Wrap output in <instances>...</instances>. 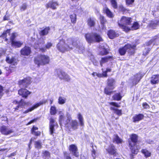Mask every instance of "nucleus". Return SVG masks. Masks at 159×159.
<instances>
[{"instance_id":"3c124183","label":"nucleus","mask_w":159,"mask_h":159,"mask_svg":"<svg viewBox=\"0 0 159 159\" xmlns=\"http://www.w3.org/2000/svg\"><path fill=\"white\" fill-rule=\"evenodd\" d=\"M52 46V44L51 43H48L46 45L45 47L46 48L49 49Z\"/></svg>"},{"instance_id":"bb28decb","label":"nucleus","mask_w":159,"mask_h":159,"mask_svg":"<svg viewBox=\"0 0 159 159\" xmlns=\"http://www.w3.org/2000/svg\"><path fill=\"white\" fill-rule=\"evenodd\" d=\"M71 128L73 130H75L77 129L78 126V123L76 120H72L70 123Z\"/></svg>"},{"instance_id":"052dcab7","label":"nucleus","mask_w":159,"mask_h":159,"mask_svg":"<svg viewBox=\"0 0 159 159\" xmlns=\"http://www.w3.org/2000/svg\"><path fill=\"white\" fill-rule=\"evenodd\" d=\"M6 61L8 63H10V59L9 57H7Z\"/></svg>"},{"instance_id":"412c9836","label":"nucleus","mask_w":159,"mask_h":159,"mask_svg":"<svg viewBox=\"0 0 159 159\" xmlns=\"http://www.w3.org/2000/svg\"><path fill=\"white\" fill-rule=\"evenodd\" d=\"M23 44L22 42L13 40L11 41V46L14 48H20Z\"/></svg>"},{"instance_id":"423d86ee","label":"nucleus","mask_w":159,"mask_h":159,"mask_svg":"<svg viewBox=\"0 0 159 159\" xmlns=\"http://www.w3.org/2000/svg\"><path fill=\"white\" fill-rule=\"evenodd\" d=\"M34 61L35 63L39 66L48 63L49 61V59L48 56L40 55L35 58Z\"/></svg>"},{"instance_id":"2eb2a0df","label":"nucleus","mask_w":159,"mask_h":159,"mask_svg":"<svg viewBox=\"0 0 159 159\" xmlns=\"http://www.w3.org/2000/svg\"><path fill=\"white\" fill-rule=\"evenodd\" d=\"M159 25V20H151L147 26L149 29H156Z\"/></svg>"},{"instance_id":"f704fd0d","label":"nucleus","mask_w":159,"mask_h":159,"mask_svg":"<svg viewBox=\"0 0 159 159\" xmlns=\"http://www.w3.org/2000/svg\"><path fill=\"white\" fill-rule=\"evenodd\" d=\"M78 118L81 126H83L84 125V120L82 115L80 113H79L78 115Z\"/></svg>"},{"instance_id":"7c9ffc66","label":"nucleus","mask_w":159,"mask_h":159,"mask_svg":"<svg viewBox=\"0 0 159 159\" xmlns=\"http://www.w3.org/2000/svg\"><path fill=\"white\" fill-rule=\"evenodd\" d=\"M1 133L7 135L9 134V130L7 127L5 126H2L1 129Z\"/></svg>"},{"instance_id":"20e7f679","label":"nucleus","mask_w":159,"mask_h":159,"mask_svg":"<svg viewBox=\"0 0 159 159\" xmlns=\"http://www.w3.org/2000/svg\"><path fill=\"white\" fill-rule=\"evenodd\" d=\"M131 142H129V144L130 146L132 153L137 154L139 152L140 148L136 145V143L138 140V136L135 134H132L131 136Z\"/></svg>"},{"instance_id":"6e6552de","label":"nucleus","mask_w":159,"mask_h":159,"mask_svg":"<svg viewBox=\"0 0 159 159\" xmlns=\"http://www.w3.org/2000/svg\"><path fill=\"white\" fill-rule=\"evenodd\" d=\"M13 106L15 107V110H18V109L24 107L25 105H31V104L30 102H28L27 103L25 102L22 99L20 102H18L16 101H14L13 102Z\"/></svg>"},{"instance_id":"e433bc0d","label":"nucleus","mask_w":159,"mask_h":159,"mask_svg":"<svg viewBox=\"0 0 159 159\" xmlns=\"http://www.w3.org/2000/svg\"><path fill=\"white\" fill-rule=\"evenodd\" d=\"M66 100V98L63 97H60L58 99V103L60 104L65 103Z\"/></svg>"},{"instance_id":"09e8293b","label":"nucleus","mask_w":159,"mask_h":159,"mask_svg":"<svg viewBox=\"0 0 159 159\" xmlns=\"http://www.w3.org/2000/svg\"><path fill=\"white\" fill-rule=\"evenodd\" d=\"M31 133L32 134L36 136H39L40 135V132L39 131H34L33 130V131H31Z\"/></svg>"},{"instance_id":"864d4df0","label":"nucleus","mask_w":159,"mask_h":159,"mask_svg":"<svg viewBox=\"0 0 159 159\" xmlns=\"http://www.w3.org/2000/svg\"><path fill=\"white\" fill-rule=\"evenodd\" d=\"M2 91L3 88L2 86H0V99L3 95Z\"/></svg>"},{"instance_id":"39448f33","label":"nucleus","mask_w":159,"mask_h":159,"mask_svg":"<svg viewBox=\"0 0 159 159\" xmlns=\"http://www.w3.org/2000/svg\"><path fill=\"white\" fill-rule=\"evenodd\" d=\"M116 81L114 79L112 78H108L107 80V85L104 89V93L105 94L110 95L112 93L111 90L115 88Z\"/></svg>"},{"instance_id":"4468645a","label":"nucleus","mask_w":159,"mask_h":159,"mask_svg":"<svg viewBox=\"0 0 159 159\" xmlns=\"http://www.w3.org/2000/svg\"><path fill=\"white\" fill-rule=\"evenodd\" d=\"M143 75L140 73L137 74L132 77L133 85H136L143 77Z\"/></svg>"},{"instance_id":"a878e982","label":"nucleus","mask_w":159,"mask_h":159,"mask_svg":"<svg viewBox=\"0 0 159 159\" xmlns=\"http://www.w3.org/2000/svg\"><path fill=\"white\" fill-rule=\"evenodd\" d=\"M104 11L106 13L107 16L108 17L112 18L114 15L110 11L108 7H106L104 8Z\"/></svg>"},{"instance_id":"6e6d98bb","label":"nucleus","mask_w":159,"mask_h":159,"mask_svg":"<svg viewBox=\"0 0 159 159\" xmlns=\"http://www.w3.org/2000/svg\"><path fill=\"white\" fill-rule=\"evenodd\" d=\"M102 77H107V72L106 71L102 72Z\"/></svg>"},{"instance_id":"cd10ccee","label":"nucleus","mask_w":159,"mask_h":159,"mask_svg":"<svg viewBox=\"0 0 159 159\" xmlns=\"http://www.w3.org/2000/svg\"><path fill=\"white\" fill-rule=\"evenodd\" d=\"M113 141L114 143L118 144L121 143L122 142V140L119 137L118 135H114Z\"/></svg>"},{"instance_id":"49530a36","label":"nucleus","mask_w":159,"mask_h":159,"mask_svg":"<svg viewBox=\"0 0 159 159\" xmlns=\"http://www.w3.org/2000/svg\"><path fill=\"white\" fill-rule=\"evenodd\" d=\"M18 36V34L16 33H13L11 34V41L13 40H15L14 39Z\"/></svg>"},{"instance_id":"f8f14e48","label":"nucleus","mask_w":159,"mask_h":159,"mask_svg":"<svg viewBox=\"0 0 159 159\" xmlns=\"http://www.w3.org/2000/svg\"><path fill=\"white\" fill-rule=\"evenodd\" d=\"M59 5L57 2L52 0L50 1L46 4L45 6L47 9L50 8L53 10L56 9L57 7Z\"/></svg>"},{"instance_id":"393cba45","label":"nucleus","mask_w":159,"mask_h":159,"mask_svg":"<svg viewBox=\"0 0 159 159\" xmlns=\"http://www.w3.org/2000/svg\"><path fill=\"white\" fill-rule=\"evenodd\" d=\"M107 151L108 153L111 155H116V153L115 150V148L113 145H111L109 146L107 149Z\"/></svg>"},{"instance_id":"0eeeda50","label":"nucleus","mask_w":159,"mask_h":159,"mask_svg":"<svg viewBox=\"0 0 159 159\" xmlns=\"http://www.w3.org/2000/svg\"><path fill=\"white\" fill-rule=\"evenodd\" d=\"M135 47L136 46L134 45H131L129 44H127L123 47L119 49V53L121 55L125 54L127 51L133 53Z\"/></svg>"},{"instance_id":"338daca9","label":"nucleus","mask_w":159,"mask_h":159,"mask_svg":"<svg viewBox=\"0 0 159 159\" xmlns=\"http://www.w3.org/2000/svg\"><path fill=\"white\" fill-rule=\"evenodd\" d=\"M40 50L43 52H44L46 51V49L45 48H40Z\"/></svg>"},{"instance_id":"9b49d317","label":"nucleus","mask_w":159,"mask_h":159,"mask_svg":"<svg viewBox=\"0 0 159 159\" xmlns=\"http://www.w3.org/2000/svg\"><path fill=\"white\" fill-rule=\"evenodd\" d=\"M47 102V100H43L42 101H40L39 103H36L35 105H34L31 107L29 108L25 111L23 112V113L25 114L28 113L29 112L33 110L34 109L37 108L40 106L43 105V104H45Z\"/></svg>"},{"instance_id":"473e14b6","label":"nucleus","mask_w":159,"mask_h":159,"mask_svg":"<svg viewBox=\"0 0 159 159\" xmlns=\"http://www.w3.org/2000/svg\"><path fill=\"white\" fill-rule=\"evenodd\" d=\"M92 149L91 150V155L93 158V159H95L98 156V153L97 152L96 150L93 148V146H92Z\"/></svg>"},{"instance_id":"ea45409f","label":"nucleus","mask_w":159,"mask_h":159,"mask_svg":"<svg viewBox=\"0 0 159 159\" xmlns=\"http://www.w3.org/2000/svg\"><path fill=\"white\" fill-rule=\"evenodd\" d=\"M113 97L114 100L119 101L121 99L122 97L120 95V94L116 93L113 96Z\"/></svg>"},{"instance_id":"9d476101","label":"nucleus","mask_w":159,"mask_h":159,"mask_svg":"<svg viewBox=\"0 0 159 159\" xmlns=\"http://www.w3.org/2000/svg\"><path fill=\"white\" fill-rule=\"evenodd\" d=\"M109 104L110 105L113 106L114 107H110L111 110H113L114 111V112L119 116H120L121 115V110H118L117 108L115 107H119L120 106L117 103L114 102H110Z\"/></svg>"},{"instance_id":"79ce46f5","label":"nucleus","mask_w":159,"mask_h":159,"mask_svg":"<svg viewBox=\"0 0 159 159\" xmlns=\"http://www.w3.org/2000/svg\"><path fill=\"white\" fill-rule=\"evenodd\" d=\"M111 3L112 7L115 9L117 7V4L116 0H111Z\"/></svg>"},{"instance_id":"4c0bfd02","label":"nucleus","mask_w":159,"mask_h":159,"mask_svg":"<svg viewBox=\"0 0 159 159\" xmlns=\"http://www.w3.org/2000/svg\"><path fill=\"white\" fill-rule=\"evenodd\" d=\"M50 113L52 115H54L57 113L56 107L54 106H52L50 109Z\"/></svg>"},{"instance_id":"5fc2aeb1","label":"nucleus","mask_w":159,"mask_h":159,"mask_svg":"<svg viewBox=\"0 0 159 159\" xmlns=\"http://www.w3.org/2000/svg\"><path fill=\"white\" fill-rule=\"evenodd\" d=\"M44 155L46 157H48L49 155V152L47 151H45L43 152Z\"/></svg>"},{"instance_id":"2f4dec72","label":"nucleus","mask_w":159,"mask_h":159,"mask_svg":"<svg viewBox=\"0 0 159 159\" xmlns=\"http://www.w3.org/2000/svg\"><path fill=\"white\" fill-rule=\"evenodd\" d=\"M139 25L138 23L137 22H134L133 25L132 26L130 25L129 27H130V30H136L138 29L139 28Z\"/></svg>"},{"instance_id":"58836bf2","label":"nucleus","mask_w":159,"mask_h":159,"mask_svg":"<svg viewBox=\"0 0 159 159\" xmlns=\"http://www.w3.org/2000/svg\"><path fill=\"white\" fill-rule=\"evenodd\" d=\"M142 152L144 155L146 157H149L151 155V153L146 149H143Z\"/></svg>"},{"instance_id":"4be33fe9","label":"nucleus","mask_w":159,"mask_h":159,"mask_svg":"<svg viewBox=\"0 0 159 159\" xmlns=\"http://www.w3.org/2000/svg\"><path fill=\"white\" fill-rule=\"evenodd\" d=\"M112 59V57L110 56H107L105 57L102 58L100 61V65L101 66H102L104 64L107 62L109 61H111Z\"/></svg>"},{"instance_id":"7ed1b4c3","label":"nucleus","mask_w":159,"mask_h":159,"mask_svg":"<svg viewBox=\"0 0 159 159\" xmlns=\"http://www.w3.org/2000/svg\"><path fill=\"white\" fill-rule=\"evenodd\" d=\"M85 37L87 42L89 43L99 42L102 40L100 35L95 33H87L85 34Z\"/></svg>"},{"instance_id":"f03ea898","label":"nucleus","mask_w":159,"mask_h":159,"mask_svg":"<svg viewBox=\"0 0 159 159\" xmlns=\"http://www.w3.org/2000/svg\"><path fill=\"white\" fill-rule=\"evenodd\" d=\"M132 20L131 19L128 17L123 16L120 20L118 22L119 26L122 28L124 31L127 32L129 30L130 24Z\"/></svg>"},{"instance_id":"bf43d9fd","label":"nucleus","mask_w":159,"mask_h":159,"mask_svg":"<svg viewBox=\"0 0 159 159\" xmlns=\"http://www.w3.org/2000/svg\"><path fill=\"white\" fill-rule=\"evenodd\" d=\"M120 10L122 11H125L126 10V9L122 6H120Z\"/></svg>"},{"instance_id":"6ab92c4d","label":"nucleus","mask_w":159,"mask_h":159,"mask_svg":"<svg viewBox=\"0 0 159 159\" xmlns=\"http://www.w3.org/2000/svg\"><path fill=\"white\" fill-rule=\"evenodd\" d=\"M70 151L72 152V154L76 157L79 156L77 147L74 145H71L69 147Z\"/></svg>"},{"instance_id":"e2e57ef3","label":"nucleus","mask_w":159,"mask_h":159,"mask_svg":"<svg viewBox=\"0 0 159 159\" xmlns=\"http://www.w3.org/2000/svg\"><path fill=\"white\" fill-rule=\"evenodd\" d=\"M101 25L102 30H103L105 31L106 30V29L105 26L104 25V24H103V25Z\"/></svg>"},{"instance_id":"aec40b11","label":"nucleus","mask_w":159,"mask_h":159,"mask_svg":"<svg viewBox=\"0 0 159 159\" xmlns=\"http://www.w3.org/2000/svg\"><path fill=\"white\" fill-rule=\"evenodd\" d=\"M87 25L90 27H94L96 24V20L94 18H89L87 21Z\"/></svg>"},{"instance_id":"0e129e2a","label":"nucleus","mask_w":159,"mask_h":159,"mask_svg":"<svg viewBox=\"0 0 159 159\" xmlns=\"http://www.w3.org/2000/svg\"><path fill=\"white\" fill-rule=\"evenodd\" d=\"M96 76L98 77H103L101 74L97 73L96 74Z\"/></svg>"},{"instance_id":"dca6fc26","label":"nucleus","mask_w":159,"mask_h":159,"mask_svg":"<svg viewBox=\"0 0 159 159\" xmlns=\"http://www.w3.org/2000/svg\"><path fill=\"white\" fill-rule=\"evenodd\" d=\"M58 125L57 123L55 122V120L52 118H51L50 119V132L51 134H52L55 131L54 127Z\"/></svg>"},{"instance_id":"37998d69","label":"nucleus","mask_w":159,"mask_h":159,"mask_svg":"<svg viewBox=\"0 0 159 159\" xmlns=\"http://www.w3.org/2000/svg\"><path fill=\"white\" fill-rule=\"evenodd\" d=\"M11 65L15 66L17 64V60L14 57H12L11 59Z\"/></svg>"},{"instance_id":"a19ab883","label":"nucleus","mask_w":159,"mask_h":159,"mask_svg":"<svg viewBox=\"0 0 159 159\" xmlns=\"http://www.w3.org/2000/svg\"><path fill=\"white\" fill-rule=\"evenodd\" d=\"M70 17L71 20V21L72 23H75L76 21V15L75 14H73L70 16Z\"/></svg>"},{"instance_id":"c85d7f7f","label":"nucleus","mask_w":159,"mask_h":159,"mask_svg":"<svg viewBox=\"0 0 159 159\" xmlns=\"http://www.w3.org/2000/svg\"><path fill=\"white\" fill-rule=\"evenodd\" d=\"M107 35L111 39H113L116 37L117 35L114 31L113 30H109L108 32Z\"/></svg>"},{"instance_id":"b1692460","label":"nucleus","mask_w":159,"mask_h":159,"mask_svg":"<svg viewBox=\"0 0 159 159\" xmlns=\"http://www.w3.org/2000/svg\"><path fill=\"white\" fill-rule=\"evenodd\" d=\"M159 82V75H153L151 77V82L152 84H157Z\"/></svg>"},{"instance_id":"8fccbe9b","label":"nucleus","mask_w":159,"mask_h":159,"mask_svg":"<svg viewBox=\"0 0 159 159\" xmlns=\"http://www.w3.org/2000/svg\"><path fill=\"white\" fill-rule=\"evenodd\" d=\"M27 7V5L26 4L24 3L21 6L20 9L22 11L25 10Z\"/></svg>"},{"instance_id":"680f3d73","label":"nucleus","mask_w":159,"mask_h":159,"mask_svg":"<svg viewBox=\"0 0 159 159\" xmlns=\"http://www.w3.org/2000/svg\"><path fill=\"white\" fill-rule=\"evenodd\" d=\"M38 129V128L37 127H35L34 126H33V128L32 129L31 131L33 130L34 131H35V130H37Z\"/></svg>"},{"instance_id":"69168bd1","label":"nucleus","mask_w":159,"mask_h":159,"mask_svg":"<svg viewBox=\"0 0 159 159\" xmlns=\"http://www.w3.org/2000/svg\"><path fill=\"white\" fill-rule=\"evenodd\" d=\"M35 120H36L35 119H34V120H33L30 121V122H29L28 123V125H30V124H31L32 123L34 122Z\"/></svg>"},{"instance_id":"13d9d810","label":"nucleus","mask_w":159,"mask_h":159,"mask_svg":"<svg viewBox=\"0 0 159 159\" xmlns=\"http://www.w3.org/2000/svg\"><path fill=\"white\" fill-rule=\"evenodd\" d=\"M157 36H156L154 37V38H153L152 39H151V40L150 41L149 43H151L152 42L156 40H157Z\"/></svg>"},{"instance_id":"774afa93","label":"nucleus","mask_w":159,"mask_h":159,"mask_svg":"<svg viewBox=\"0 0 159 159\" xmlns=\"http://www.w3.org/2000/svg\"><path fill=\"white\" fill-rule=\"evenodd\" d=\"M111 71V69L107 68L106 69V71L107 73V72H110Z\"/></svg>"},{"instance_id":"72a5a7b5","label":"nucleus","mask_w":159,"mask_h":159,"mask_svg":"<svg viewBox=\"0 0 159 159\" xmlns=\"http://www.w3.org/2000/svg\"><path fill=\"white\" fill-rule=\"evenodd\" d=\"M35 147L38 149H41L42 147V143L40 140L35 141L34 142Z\"/></svg>"},{"instance_id":"5701e85b","label":"nucleus","mask_w":159,"mask_h":159,"mask_svg":"<svg viewBox=\"0 0 159 159\" xmlns=\"http://www.w3.org/2000/svg\"><path fill=\"white\" fill-rule=\"evenodd\" d=\"M144 116L143 115L139 114L138 115H135L133 117V122H136L139 121L143 119Z\"/></svg>"},{"instance_id":"a18cd8bd","label":"nucleus","mask_w":159,"mask_h":159,"mask_svg":"<svg viewBox=\"0 0 159 159\" xmlns=\"http://www.w3.org/2000/svg\"><path fill=\"white\" fill-rule=\"evenodd\" d=\"M100 22L101 25H103L106 21L105 20L104 16H100Z\"/></svg>"},{"instance_id":"c9c22d12","label":"nucleus","mask_w":159,"mask_h":159,"mask_svg":"<svg viewBox=\"0 0 159 159\" xmlns=\"http://www.w3.org/2000/svg\"><path fill=\"white\" fill-rule=\"evenodd\" d=\"M59 114L60 115L59 121L60 125H61L62 123H64L63 121L64 116L63 113L61 111H60L59 112Z\"/></svg>"},{"instance_id":"f3484780","label":"nucleus","mask_w":159,"mask_h":159,"mask_svg":"<svg viewBox=\"0 0 159 159\" xmlns=\"http://www.w3.org/2000/svg\"><path fill=\"white\" fill-rule=\"evenodd\" d=\"M31 92L25 89H21L18 90V94L23 98H27L28 95L31 93Z\"/></svg>"},{"instance_id":"de8ad7c7","label":"nucleus","mask_w":159,"mask_h":159,"mask_svg":"<svg viewBox=\"0 0 159 159\" xmlns=\"http://www.w3.org/2000/svg\"><path fill=\"white\" fill-rule=\"evenodd\" d=\"M134 1V0H126V3L128 5L132 4Z\"/></svg>"},{"instance_id":"a211bd4d","label":"nucleus","mask_w":159,"mask_h":159,"mask_svg":"<svg viewBox=\"0 0 159 159\" xmlns=\"http://www.w3.org/2000/svg\"><path fill=\"white\" fill-rule=\"evenodd\" d=\"M31 52L30 48L25 46L21 49L20 51V53L22 55L28 56L30 54Z\"/></svg>"},{"instance_id":"603ef678","label":"nucleus","mask_w":159,"mask_h":159,"mask_svg":"<svg viewBox=\"0 0 159 159\" xmlns=\"http://www.w3.org/2000/svg\"><path fill=\"white\" fill-rule=\"evenodd\" d=\"M143 106L144 108L146 109H148L149 107V106L146 103H143Z\"/></svg>"},{"instance_id":"f257e3e1","label":"nucleus","mask_w":159,"mask_h":159,"mask_svg":"<svg viewBox=\"0 0 159 159\" xmlns=\"http://www.w3.org/2000/svg\"><path fill=\"white\" fill-rule=\"evenodd\" d=\"M72 46L76 47L77 50L79 52H82L84 49V47L80 40H77L73 42L71 39H68L66 43L64 40H60L57 45V48L61 52H64L72 49Z\"/></svg>"},{"instance_id":"1a4fd4ad","label":"nucleus","mask_w":159,"mask_h":159,"mask_svg":"<svg viewBox=\"0 0 159 159\" xmlns=\"http://www.w3.org/2000/svg\"><path fill=\"white\" fill-rule=\"evenodd\" d=\"M31 83V78L30 77L26 78L25 79L20 80L19 84L20 87L26 88Z\"/></svg>"},{"instance_id":"c756f323","label":"nucleus","mask_w":159,"mask_h":159,"mask_svg":"<svg viewBox=\"0 0 159 159\" xmlns=\"http://www.w3.org/2000/svg\"><path fill=\"white\" fill-rule=\"evenodd\" d=\"M50 30L49 27L45 28L44 30H41L39 33L40 35L43 36L46 35L48 33V31Z\"/></svg>"},{"instance_id":"4d7b16f0","label":"nucleus","mask_w":159,"mask_h":159,"mask_svg":"<svg viewBox=\"0 0 159 159\" xmlns=\"http://www.w3.org/2000/svg\"><path fill=\"white\" fill-rule=\"evenodd\" d=\"M10 31V30H7L5 32H4L3 34H2V37H5L6 36V34H7V32H8V33H9L8 32H9V31Z\"/></svg>"},{"instance_id":"ddd939ff","label":"nucleus","mask_w":159,"mask_h":159,"mask_svg":"<svg viewBox=\"0 0 159 159\" xmlns=\"http://www.w3.org/2000/svg\"><path fill=\"white\" fill-rule=\"evenodd\" d=\"M58 75L60 79L63 80L65 81L69 82L70 80V76L65 72L60 71Z\"/></svg>"},{"instance_id":"c03bdc74","label":"nucleus","mask_w":159,"mask_h":159,"mask_svg":"<svg viewBox=\"0 0 159 159\" xmlns=\"http://www.w3.org/2000/svg\"><path fill=\"white\" fill-rule=\"evenodd\" d=\"M101 50L100 54L101 55L106 54L108 52L107 50L104 48H102Z\"/></svg>"}]
</instances>
